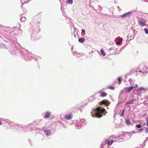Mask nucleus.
Segmentation results:
<instances>
[{
  "instance_id": "12",
  "label": "nucleus",
  "mask_w": 148,
  "mask_h": 148,
  "mask_svg": "<svg viewBox=\"0 0 148 148\" xmlns=\"http://www.w3.org/2000/svg\"><path fill=\"white\" fill-rule=\"evenodd\" d=\"M100 52H101V54L103 56H105V55H106V54L105 53L103 49H101V50H100Z\"/></svg>"
},
{
  "instance_id": "9",
  "label": "nucleus",
  "mask_w": 148,
  "mask_h": 148,
  "mask_svg": "<svg viewBox=\"0 0 148 148\" xmlns=\"http://www.w3.org/2000/svg\"><path fill=\"white\" fill-rule=\"evenodd\" d=\"M50 113L48 112H47L45 114L44 118H48L50 115Z\"/></svg>"
},
{
  "instance_id": "1",
  "label": "nucleus",
  "mask_w": 148,
  "mask_h": 148,
  "mask_svg": "<svg viewBox=\"0 0 148 148\" xmlns=\"http://www.w3.org/2000/svg\"><path fill=\"white\" fill-rule=\"evenodd\" d=\"M106 112L104 108L98 106L94 109H93L91 112V116L93 117L100 118L103 115H105Z\"/></svg>"
},
{
  "instance_id": "19",
  "label": "nucleus",
  "mask_w": 148,
  "mask_h": 148,
  "mask_svg": "<svg viewBox=\"0 0 148 148\" xmlns=\"http://www.w3.org/2000/svg\"><path fill=\"white\" fill-rule=\"evenodd\" d=\"M144 30L146 34H148V29H147L145 28Z\"/></svg>"
},
{
  "instance_id": "20",
  "label": "nucleus",
  "mask_w": 148,
  "mask_h": 148,
  "mask_svg": "<svg viewBox=\"0 0 148 148\" xmlns=\"http://www.w3.org/2000/svg\"><path fill=\"white\" fill-rule=\"evenodd\" d=\"M125 122L126 123L128 124V125L129 124H130V121L129 119H127L125 121Z\"/></svg>"
},
{
  "instance_id": "18",
  "label": "nucleus",
  "mask_w": 148,
  "mask_h": 148,
  "mask_svg": "<svg viewBox=\"0 0 148 148\" xmlns=\"http://www.w3.org/2000/svg\"><path fill=\"white\" fill-rule=\"evenodd\" d=\"M136 127L138 128H140L141 127V125L139 124L137 125L136 126Z\"/></svg>"
},
{
  "instance_id": "26",
  "label": "nucleus",
  "mask_w": 148,
  "mask_h": 148,
  "mask_svg": "<svg viewBox=\"0 0 148 148\" xmlns=\"http://www.w3.org/2000/svg\"><path fill=\"white\" fill-rule=\"evenodd\" d=\"M138 94L140 96H141V93L138 92Z\"/></svg>"
},
{
  "instance_id": "2",
  "label": "nucleus",
  "mask_w": 148,
  "mask_h": 148,
  "mask_svg": "<svg viewBox=\"0 0 148 148\" xmlns=\"http://www.w3.org/2000/svg\"><path fill=\"white\" fill-rule=\"evenodd\" d=\"M73 114L71 113L67 114L65 115L64 118L67 120H71L73 117Z\"/></svg>"
},
{
  "instance_id": "30",
  "label": "nucleus",
  "mask_w": 148,
  "mask_h": 148,
  "mask_svg": "<svg viewBox=\"0 0 148 148\" xmlns=\"http://www.w3.org/2000/svg\"><path fill=\"white\" fill-rule=\"evenodd\" d=\"M1 125V122L0 121V125Z\"/></svg>"
},
{
  "instance_id": "10",
  "label": "nucleus",
  "mask_w": 148,
  "mask_h": 148,
  "mask_svg": "<svg viewBox=\"0 0 148 148\" xmlns=\"http://www.w3.org/2000/svg\"><path fill=\"white\" fill-rule=\"evenodd\" d=\"M85 40V39L81 37L78 39V41L79 42L81 43H83Z\"/></svg>"
},
{
  "instance_id": "27",
  "label": "nucleus",
  "mask_w": 148,
  "mask_h": 148,
  "mask_svg": "<svg viewBox=\"0 0 148 148\" xmlns=\"http://www.w3.org/2000/svg\"><path fill=\"white\" fill-rule=\"evenodd\" d=\"M127 91L128 92H129L130 91V88L128 89Z\"/></svg>"
},
{
  "instance_id": "28",
  "label": "nucleus",
  "mask_w": 148,
  "mask_h": 148,
  "mask_svg": "<svg viewBox=\"0 0 148 148\" xmlns=\"http://www.w3.org/2000/svg\"><path fill=\"white\" fill-rule=\"evenodd\" d=\"M129 103H130V102H128L127 103V104H126V105L129 104Z\"/></svg>"
},
{
  "instance_id": "6",
  "label": "nucleus",
  "mask_w": 148,
  "mask_h": 148,
  "mask_svg": "<svg viewBox=\"0 0 148 148\" xmlns=\"http://www.w3.org/2000/svg\"><path fill=\"white\" fill-rule=\"evenodd\" d=\"M107 95V94L105 92H100V96L101 97H104Z\"/></svg>"
},
{
  "instance_id": "24",
  "label": "nucleus",
  "mask_w": 148,
  "mask_h": 148,
  "mask_svg": "<svg viewBox=\"0 0 148 148\" xmlns=\"http://www.w3.org/2000/svg\"><path fill=\"white\" fill-rule=\"evenodd\" d=\"M147 126H148V118H147Z\"/></svg>"
},
{
  "instance_id": "33",
  "label": "nucleus",
  "mask_w": 148,
  "mask_h": 148,
  "mask_svg": "<svg viewBox=\"0 0 148 148\" xmlns=\"http://www.w3.org/2000/svg\"><path fill=\"white\" fill-rule=\"evenodd\" d=\"M61 0H59L60 1Z\"/></svg>"
},
{
  "instance_id": "13",
  "label": "nucleus",
  "mask_w": 148,
  "mask_h": 148,
  "mask_svg": "<svg viewBox=\"0 0 148 148\" xmlns=\"http://www.w3.org/2000/svg\"><path fill=\"white\" fill-rule=\"evenodd\" d=\"M145 89L144 88L141 87L138 88V90L137 91V92H139L142 90H144Z\"/></svg>"
},
{
  "instance_id": "25",
  "label": "nucleus",
  "mask_w": 148,
  "mask_h": 148,
  "mask_svg": "<svg viewBox=\"0 0 148 148\" xmlns=\"http://www.w3.org/2000/svg\"><path fill=\"white\" fill-rule=\"evenodd\" d=\"M146 132H148V128H147L146 129Z\"/></svg>"
},
{
  "instance_id": "5",
  "label": "nucleus",
  "mask_w": 148,
  "mask_h": 148,
  "mask_svg": "<svg viewBox=\"0 0 148 148\" xmlns=\"http://www.w3.org/2000/svg\"><path fill=\"white\" fill-rule=\"evenodd\" d=\"M45 132L46 133V134L48 136H50L51 134V132L50 130L49 129H46L45 130Z\"/></svg>"
},
{
  "instance_id": "3",
  "label": "nucleus",
  "mask_w": 148,
  "mask_h": 148,
  "mask_svg": "<svg viewBox=\"0 0 148 148\" xmlns=\"http://www.w3.org/2000/svg\"><path fill=\"white\" fill-rule=\"evenodd\" d=\"M138 23L141 27H143L145 25V22L143 18H140L138 21Z\"/></svg>"
},
{
  "instance_id": "17",
  "label": "nucleus",
  "mask_w": 148,
  "mask_h": 148,
  "mask_svg": "<svg viewBox=\"0 0 148 148\" xmlns=\"http://www.w3.org/2000/svg\"><path fill=\"white\" fill-rule=\"evenodd\" d=\"M68 3L69 4H72L73 3L72 0H68L67 1Z\"/></svg>"
},
{
  "instance_id": "21",
  "label": "nucleus",
  "mask_w": 148,
  "mask_h": 148,
  "mask_svg": "<svg viewBox=\"0 0 148 148\" xmlns=\"http://www.w3.org/2000/svg\"><path fill=\"white\" fill-rule=\"evenodd\" d=\"M124 111H125V109H123V110L122 111V114H121V116H123V113L124 112Z\"/></svg>"
},
{
  "instance_id": "29",
  "label": "nucleus",
  "mask_w": 148,
  "mask_h": 148,
  "mask_svg": "<svg viewBox=\"0 0 148 148\" xmlns=\"http://www.w3.org/2000/svg\"><path fill=\"white\" fill-rule=\"evenodd\" d=\"M109 50H110V51H111V50H112V48H109Z\"/></svg>"
},
{
  "instance_id": "22",
  "label": "nucleus",
  "mask_w": 148,
  "mask_h": 148,
  "mask_svg": "<svg viewBox=\"0 0 148 148\" xmlns=\"http://www.w3.org/2000/svg\"><path fill=\"white\" fill-rule=\"evenodd\" d=\"M82 32L83 33H84L85 32V30L84 29H83L82 30Z\"/></svg>"
},
{
  "instance_id": "11",
  "label": "nucleus",
  "mask_w": 148,
  "mask_h": 148,
  "mask_svg": "<svg viewBox=\"0 0 148 148\" xmlns=\"http://www.w3.org/2000/svg\"><path fill=\"white\" fill-rule=\"evenodd\" d=\"M130 14L129 12L126 13L123 15H121V17L122 18H124L127 17L128 15Z\"/></svg>"
},
{
  "instance_id": "32",
  "label": "nucleus",
  "mask_w": 148,
  "mask_h": 148,
  "mask_svg": "<svg viewBox=\"0 0 148 148\" xmlns=\"http://www.w3.org/2000/svg\"><path fill=\"white\" fill-rule=\"evenodd\" d=\"M130 103H131V101H130Z\"/></svg>"
},
{
  "instance_id": "8",
  "label": "nucleus",
  "mask_w": 148,
  "mask_h": 148,
  "mask_svg": "<svg viewBox=\"0 0 148 148\" xmlns=\"http://www.w3.org/2000/svg\"><path fill=\"white\" fill-rule=\"evenodd\" d=\"M117 39L119 40V41L116 42V44L117 45H119L121 43V42L122 41V40L121 39V38L120 37H118L117 38Z\"/></svg>"
},
{
  "instance_id": "4",
  "label": "nucleus",
  "mask_w": 148,
  "mask_h": 148,
  "mask_svg": "<svg viewBox=\"0 0 148 148\" xmlns=\"http://www.w3.org/2000/svg\"><path fill=\"white\" fill-rule=\"evenodd\" d=\"M110 104V103L107 100H104L100 102V104L102 105V104H104L106 105V106H108Z\"/></svg>"
},
{
  "instance_id": "7",
  "label": "nucleus",
  "mask_w": 148,
  "mask_h": 148,
  "mask_svg": "<svg viewBox=\"0 0 148 148\" xmlns=\"http://www.w3.org/2000/svg\"><path fill=\"white\" fill-rule=\"evenodd\" d=\"M113 140L110 141L108 140H107L106 141V143L108 145V146H110V145H111L113 143Z\"/></svg>"
},
{
  "instance_id": "14",
  "label": "nucleus",
  "mask_w": 148,
  "mask_h": 148,
  "mask_svg": "<svg viewBox=\"0 0 148 148\" xmlns=\"http://www.w3.org/2000/svg\"><path fill=\"white\" fill-rule=\"evenodd\" d=\"M108 88L109 89L112 90H114L115 89V88L114 86H109L108 87Z\"/></svg>"
},
{
  "instance_id": "15",
  "label": "nucleus",
  "mask_w": 148,
  "mask_h": 148,
  "mask_svg": "<svg viewBox=\"0 0 148 148\" xmlns=\"http://www.w3.org/2000/svg\"><path fill=\"white\" fill-rule=\"evenodd\" d=\"M138 87L137 85L136 84L135 86H130V90L134 88H137Z\"/></svg>"
},
{
  "instance_id": "31",
  "label": "nucleus",
  "mask_w": 148,
  "mask_h": 148,
  "mask_svg": "<svg viewBox=\"0 0 148 148\" xmlns=\"http://www.w3.org/2000/svg\"><path fill=\"white\" fill-rule=\"evenodd\" d=\"M17 127H19V126H17Z\"/></svg>"
},
{
  "instance_id": "16",
  "label": "nucleus",
  "mask_w": 148,
  "mask_h": 148,
  "mask_svg": "<svg viewBox=\"0 0 148 148\" xmlns=\"http://www.w3.org/2000/svg\"><path fill=\"white\" fill-rule=\"evenodd\" d=\"M117 80L119 81V84H120L121 83V82L122 81L121 78L120 77H119L118 78Z\"/></svg>"
},
{
  "instance_id": "23",
  "label": "nucleus",
  "mask_w": 148,
  "mask_h": 148,
  "mask_svg": "<svg viewBox=\"0 0 148 148\" xmlns=\"http://www.w3.org/2000/svg\"><path fill=\"white\" fill-rule=\"evenodd\" d=\"M4 46L5 47H6L5 45L3 44H0V46Z\"/></svg>"
}]
</instances>
